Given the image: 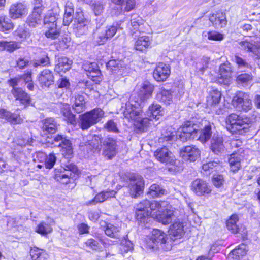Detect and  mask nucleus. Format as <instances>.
I'll return each instance as SVG.
<instances>
[{
	"instance_id": "49",
	"label": "nucleus",
	"mask_w": 260,
	"mask_h": 260,
	"mask_svg": "<svg viewBox=\"0 0 260 260\" xmlns=\"http://www.w3.org/2000/svg\"><path fill=\"white\" fill-rule=\"evenodd\" d=\"M41 13L42 12L33 10L28 18V22L30 26L35 27L37 24L40 22Z\"/></svg>"
},
{
	"instance_id": "7",
	"label": "nucleus",
	"mask_w": 260,
	"mask_h": 260,
	"mask_svg": "<svg viewBox=\"0 0 260 260\" xmlns=\"http://www.w3.org/2000/svg\"><path fill=\"white\" fill-rule=\"evenodd\" d=\"M144 182L141 176L132 177L128 185L129 193L132 198H137L142 193Z\"/></svg>"
},
{
	"instance_id": "6",
	"label": "nucleus",
	"mask_w": 260,
	"mask_h": 260,
	"mask_svg": "<svg viewBox=\"0 0 260 260\" xmlns=\"http://www.w3.org/2000/svg\"><path fill=\"white\" fill-rule=\"evenodd\" d=\"M239 48L247 52H251L256 59L260 58V38L256 37L254 40H247L239 42Z\"/></svg>"
},
{
	"instance_id": "63",
	"label": "nucleus",
	"mask_w": 260,
	"mask_h": 260,
	"mask_svg": "<svg viewBox=\"0 0 260 260\" xmlns=\"http://www.w3.org/2000/svg\"><path fill=\"white\" fill-rule=\"evenodd\" d=\"M201 132H202V133L200 135V136L199 137V140L203 142L204 143L206 142L208 140H209L211 136V131H200Z\"/></svg>"
},
{
	"instance_id": "31",
	"label": "nucleus",
	"mask_w": 260,
	"mask_h": 260,
	"mask_svg": "<svg viewBox=\"0 0 260 260\" xmlns=\"http://www.w3.org/2000/svg\"><path fill=\"white\" fill-rule=\"evenodd\" d=\"M123 63L121 60L112 59L107 63V68L112 73H119V74L121 75V70L123 68Z\"/></svg>"
},
{
	"instance_id": "43",
	"label": "nucleus",
	"mask_w": 260,
	"mask_h": 260,
	"mask_svg": "<svg viewBox=\"0 0 260 260\" xmlns=\"http://www.w3.org/2000/svg\"><path fill=\"white\" fill-rule=\"evenodd\" d=\"M228 66L223 63L220 66L218 82L220 84L226 85L228 84Z\"/></svg>"
},
{
	"instance_id": "19",
	"label": "nucleus",
	"mask_w": 260,
	"mask_h": 260,
	"mask_svg": "<svg viewBox=\"0 0 260 260\" xmlns=\"http://www.w3.org/2000/svg\"><path fill=\"white\" fill-rule=\"evenodd\" d=\"M229 123L231 125V128L235 130H245L248 128L247 122L240 119L236 114L229 115Z\"/></svg>"
},
{
	"instance_id": "15",
	"label": "nucleus",
	"mask_w": 260,
	"mask_h": 260,
	"mask_svg": "<svg viewBox=\"0 0 260 260\" xmlns=\"http://www.w3.org/2000/svg\"><path fill=\"white\" fill-rule=\"evenodd\" d=\"M198 131H192V133L188 131H173L165 136L166 141H172L179 139L181 141L185 142L191 138V135L193 133H196Z\"/></svg>"
},
{
	"instance_id": "3",
	"label": "nucleus",
	"mask_w": 260,
	"mask_h": 260,
	"mask_svg": "<svg viewBox=\"0 0 260 260\" xmlns=\"http://www.w3.org/2000/svg\"><path fill=\"white\" fill-rule=\"evenodd\" d=\"M232 105L238 111L245 112L249 111L252 108L249 95L241 91L235 93L232 100Z\"/></svg>"
},
{
	"instance_id": "32",
	"label": "nucleus",
	"mask_w": 260,
	"mask_h": 260,
	"mask_svg": "<svg viewBox=\"0 0 260 260\" xmlns=\"http://www.w3.org/2000/svg\"><path fill=\"white\" fill-rule=\"evenodd\" d=\"M84 97L81 95H77L75 96L72 108L77 113H81L86 109Z\"/></svg>"
},
{
	"instance_id": "56",
	"label": "nucleus",
	"mask_w": 260,
	"mask_h": 260,
	"mask_svg": "<svg viewBox=\"0 0 260 260\" xmlns=\"http://www.w3.org/2000/svg\"><path fill=\"white\" fill-rule=\"evenodd\" d=\"M252 80V76L247 73L241 74L238 75L236 78L238 84H246Z\"/></svg>"
},
{
	"instance_id": "5",
	"label": "nucleus",
	"mask_w": 260,
	"mask_h": 260,
	"mask_svg": "<svg viewBox=\"0 0 260 260\" xmlns=\"http://www.w3.org/2000/svg\"><path fill=\"white\" fill-rule=\"evenodd\" d=\"M104 115V112L100 108L94 109L81 116V124L82 129H88L98 122Z\"/></svg>"
},
{
	"instance_id": "38",
	"label": "nucleus",
	"mask_w": 260,
	"mask_h": 260,
	"mask_svg": "<svg viewBox=\"0 0 260 260\" xmlns=\"http://www.w3.org/2000/svg\"><path fill=\"white\" fill-rule=\"evenodd\" d=\"M43 130H57L59 128V124L53 118H47L42 122Z\"/></svg>"
},
{
	"instance_id": "37",
	"label": "nucleus",
	"mask_w": 260,
	"mask_h": 260,
	"mask_svg": "<svg viewBox=\"0 0 260 260\" xmlns=\"http://www.w3.org/2000/svg\"><path fill=\"white\" fill-rule=\"evenodd\" d=\"M161 107L158 104H152L148 110V116L157 120L159 119V116L162 115Z\"/></svg>"
},
{
	"instance_id": "62",
	"label": "nucleus",
	"mask_w": 260,
	"mask_h": 260,
	"mask_svg": "<svg viewBox=\"0 0 260 260\" xmlns=\"http://www.w3.org/2000/svg\"><path fill=\"white\" fill-rule=\"evenodd\" d=\"M92 7L94 12L96 15L101 14L104 11L103 5L100 2L93 4Z\"/></svg>"
},
{
	"instance_id": "47",
	"label": "nucleus",
	"mask_w": 260,
	"mask_h": 260,
	"mask_svg": "<svg viewBox=\"0 0 260 260\" xmlns=\"http://www.w3.org/2000/svg\"><path fill=\"white\" fill-rule=\"evenodd\" d=\"M239 218L237 214H233L229 218V231H231L233 234L239 233L240 230L236 224Z\"/></svg>"
},
{
	"instance_id": "41",
	"label": "nucleus",
	"mask_w": 260,
	"mask_h": 260,
	"mask_svg": "<svg viewBox=\"0 0 260 260\" xmlns=\"http://www.w3.org/2000/svg\"><path fill=\"white\" fill-rule=\"evenodd\" d=\"M151 213H149V210L146 211H136V217L137 220L141 223L145 225L148 223L151 220V217H150Z\"/></svg>"
},
{
	"instance_id": "11",
	"label": "nucleus",
	"mask_w": 260,
	"mask_h": 260,
	"mask_svg": "<svg viewBox=\"0 0 260 260\" xmlns=\"http://www.w3.org/2000/svg\"><path fill=\"white\" fill-rule=\"evenodd\" d=\"M103 154L109 159L116 155L117 145L115 140L112 138H107L103 142Z\"/></svg>"
},
{
	"instance_id": "60",
	"label": "nucleus",
	"mask_w": 260,
	"mask_h": 260,
	"mask_svg": "<svg viewBox=\"0 0 260 260\" xmlns=\"http://www.w3.org/2000/svg\"><path fill=\"white\" fill-rule=\"evenodd\" d=\"M212 182L213 184L218 187H220L223 182V178L222 175H214Z\"/></svg>"
},
{
	"instance_id": "8",
	"label": "nucleus",
	"mask_w": 260,
	"mask_h": 260,
	"mask_svg": "<svg viewBox=\"0 0 260 260\" xmlns=\"http://www.w3.org/2000/svg\"><path fill=\"white\" fill-rule=\"evenodd\" d=\"M191 190L198 196H205L211 192V186L201 179H197L192 182Z\"/></svg>"
},
{
	"instance_id": "12",
	"label": "nucleus",
	"mask_w": 260,
	"mask_h": 260,
	"mask_svg": "<svg viewBox=\"0 0 260 260\" xmlns=\"http://www.w3.org/2000/svg\"><path fill=\"white\" fill-rule=\"evenodd\" d=\"M170 74V69L168 65L159 62L153 71V76L157 81L166 80Z\"/></svg>"
},
{
	"instance_id": "28",
	"label": "nucleus",
	"mask_w": 260,
	"mask_h": 260,
	"mask_svg": "<svg viewBox=\"0 0 260 260\" xmlns=\"http://www.w3.org/2000/svg\"><path fill=\"white\" fill-rule=\"evenodd\" d=\"M151 40L149 37L142 36L139 37L134 45V48L138 51H144L146 50L150 45Z\"/></svg>"
},
{
	"instance_id": "53",
	"label": "nucleus",
	"mask_w": 260,
	"mask_h": 260,
	"mask_svg": "<svg viewBox=\"0 0 260 260\" xmlns=\"http://www.w3.org/2000/svg\"><path fill=\"white\" fill-rule=\"evenodd\" d=\"M229 158V164L230 166L231 171L233 172L237 171L241 167L240 158L238 157H232Z\"/></svg>"
},
{
	"instance_id": "57",
	"label": "nucleus",
	"mask_w": 260,
	"mask_h": 260,
	"mask_svg": "<svg viewBox=\"0 0 260 260\" xmlns=\"http://www.w3.org/2000/svg\"><path fill=\"white\" fill-rule=\"evenodd\" d=\"M89 24V21L84 18V15L82 12H78L76 13L75 19L74 21V25L79 24Z\"/></svg>"
},
{
	"instance_id": "54",
	"label": "nucleus",
	"mask_w": 260,
	"mask_h": 260,
	"mask_svg": "<svg viewBox=\"0 0 260 260\" xmlns=\"http://www.w3.org/2000/svg\"><path fill=\"white\" fill-rule=\"evenodd\" d=\"M94 139L97 141V143H95L94 140H92L91 144H88L85 145L86 149L87 150H88L89 149H91V151H93V152H99L102 148V145H99V141H100V144L102 143L101 138L99 136H95Z\"/></svg>"
},
{
	"instance_id": "27",
	"label": "nucleus",
	"mask_w": 260,
	"mask_h": 260,
	"mask_svg": "<svg viewBox=\"0 0 260 260\" xmlns=\"http://www.w3.org/2000/svg\"><path fill=\"white\" fill-rule=\"evenodd\" d=\"M0 119H5L13 124L20 123L22 121L19 115L12 114L5 109H0Z\"/></svg>"
},
{
	"instance_id": "34",
	"label": "nucleus",
	"mask_w": 260,
	"mask_h": 260,
	"mask_svg": "<svg viewBox=\"0 0 260 260\" xmlns=\"http://www.w3.org/2000/svg\"><path fill=\"white\" fill-rule=\"evenodd\" d=\"M156 99L166 105H169L172 101V96L169 90L160 88L157 94Z\"/></svg>"
},
{
	"instance_id": "55",
	"label": "nucleus",
	"mask_w": 260,
	"mask_h": 260,
	"mask_svg": "<svg viewBox=\"0 0 260 260\" xmlns=\"http://www.w3.org/2000/svg\"><path fill=\"white\" fill-rule=\"evenodd\" d=\"M84 245L87 248L94 251L98 250L100 247L99 243L93 238L87 239L84 243Z\"/></svg>"
},
{
	"instance_id": "21",
	"label": "nucleus",
	"mask_w": 260,
	"mask_h": 260,
	"mask_svg": "<svg viewBox=\"0 0 260 260\" xmlns=\"http://www.w3.org/2000/svg\"><path fill=\"white\" fill-rule=\"evenodd\" d=\"M116 192L113 190L103 191L97 194L94 199L86 203L87 205H95L98 203H102L109 198L115 197Z\"/></svg>"
},
{
	"instance_id": "13",
	"label": "nucleus",
	"mask_w": 260,
	"mask_h": 260,
	"mask_svg": "<svg viewBox=\"0 0 260 260\" xmlns=\"http://www.w3.org/2000/svg\"><path fill=\"white\" fill-rule=\"evenodd\" d=\"M11 93L16 100L24 105L25 107L28 106L31 102L30 95L21 88H13Z\"/></svg>"
},
{
	"instance_id": "33",
	"label": "nucleus",
	"mask_w": 260,
	"mask_h": 260,
	"mask_svg": "<svg viewBox=\"0 0 260 260\" xmlns=\"http://www.w3.org/2000/svg\"><path fill=\"white\" fill-rule=\"evenodd\" d=\"M30 255L32 260H47L48 257L45 250L36 247L31 248Z\"/></svg>"
},
{
	"instance_id": "22",
	"label": "nucleus",
	"mask_w": 260,
	"mask_h": 260,
	"mask_svg": "<svg viewBox=\"0 0 260 260\" xmlns=\"http://www.w3.org/2000/svg\"><path fill=\"white\" fill-rule=\"evenodd\" d=\"M170 239L174 241L179 239L184 233L183 226L182 223L179 221H175L171 225L169 229Z\"/></svg>"
},
{
	"instance_id": "39",
	"label": "nucleus",
	"mask_w": 260,
	"mask_h": 260,
	"mask_svg": "<svg viewBox=\"0 0 260 260\" xmlns=\"http://www.w3.org/2000/svg\"><path fill=\"white\" fill-rule=\"evenodd\" d=\"M128 27L133 34L136 33L137 31H142L143 27L142 19L141 18L137 17L136 18L131 20L128 24Z\"/></svg>"
},
{
	"instance_id": "51",
	"label": "nucleus",
	"mask_w": 260,
	"mask_h": 260,
	"mask_svg": "<svg viewBox=\"0 0 260 260\" xmlns=\"http://www.w3.org/2000/svg\"><path fill=\"white\" fill-rule=\"evenodd\" d=\"M13 25L11 20L4 16H0V30L5 31L13 28Z\"/></svg>"
},
{
	"instance_id": "36",
	"label": "nucleus",
	"mask_w": 260,
	"mask_h": 260,
	"mask_svg": "<svg viewBox=\"0 0 260 260\" xmlns=\"http://www.w3.org/2000/svg\"><path fill=\"white\" fill-rule=\"evenodd\" d=\"M121 228L111 223H107L105 230V234L111 237L119 239Z\"/></svg>"
},
{
	"instance_id": "35",
	"label": "nucleus",
	"mask_w": 260,
	"mask_h": 260,
	"mask_svg": "<svg viewBox=\"0 0 260 260\" xmlns=\"http://www.w3.org/2000/svg\"><path fill=\"white\" fill-rule=\"evenodd\" d=\"M38 157L45 158V166L47 169H52L56 161V157L54 153H50L46 155L43 152H38L37 153Z\"/></svg>"
},
{
	"instance_id": "45",
	"label": "nucleus",
	"mask_w": 260,
	"mask_h": 260,
	"mask_svg": "<svg viewBox=\"0 0 260 260\" xmlns=\"http://www.w3.org/2000/svg\"><path fill=\"white\" fill-rule=\"evenodd\" d=\"M47 30L45 32V36L48 38L55 39L59 36V29L57 28V24H51L50 26H45Z\"/></svg>"
},
{
	"instance_id": "4",
	"label": "nucleus",
	"mask_w": 260,
	"mask_h": 260,
	"mask_svg": "<svg viewBox=\"0 0 260 260\" xmlns=\"http://www.w3.org/2000/svg\"><path fill=\"white\" fill-rule=\"evenodd\" d=\"M117 31V27L113 25L98 28L93 34V42L98 45L104 44L112 38Z\"/></svg>"
},
{
	"instance_id": "1",
	"label": "nucleus",
	"mask_w": 260,
	"mask_h": 260,
	"mask_svg": "<svg viewBox=\"0 0 260 260\" xmlns=\"http://www.w3.org/2000/svg\"><path fill=\"white\" fill-rule=\"evenodd\" d=\"M153 86L148 82L143 83L139 89V98L133 95L126 103L123 110L124 118L134 122V125L139 129L147 128L150 120L142 118V110L139 108L141 103L149 98L153 91Z\"/></svg>"
},
{
	"instance_id": "2",
	"label": "nucleus",
	"mask_w": 260,
	"mask_h": 260,
	"mask_svg": "<svg viewBox=\"0 0 260 260\" xmlns=\"http://www.w3.org/2000/svg\"><path fill=\"white\" fill-rule=\"evenodd\" d=\"M172 241L168 235L159 229H153L152 235L147 241L146 245L148 249L156 250L161 249L169 250L172 248Z\"/></svg>"
},
{
	"instance_id": "26",
	"label": "nucleus",
	"mask_w": 260,
	"mask_h": 260,
	"mask_svg": "<svg viewBox=\"0 0 260 260\" xmlns=\"http://www.w3.org/2000/svg\"><path fill=\"white\" fill-rule=\"evenodd\" d=\"M167 206V202L166 201L158 202L153 201L150 202L148 205V209L149 210V213H151L150 215L153 218V214H158L160 211L165 210Z\"/></svg>"
},
{
	"instance_id": "18",
	"label": "nucleus",
	"mask_w": 260,
	"mask_h": 260,
	"mask_svg": "<svg viewBox=\"0 0 260 260\" xmlns=\"http://www.w3.org/2000/svg\"><path fill=\"white\" fill-rule=\"evenodd\" d=\"M38 80L41 87H48L54 82V76L51 71L45 69L39 74Z\"/></svg>"
},
{
	"instance_id": "29",
	"label": "nucleus",
	"mask_w": 260,
	"mask_h": 260,
	"mask_svg": "<svg viewBox=\"0 0 260 260\" xmlns=\"http://www.w3.org/2000/svg\"><path fill=\"white\" fill-rule=\"evenodd\" d=\"M60 112L63 116L64 120L68 123L74 125L76 124L75 116L71 111L70 105L68 104H62L60 106Z\"/></svg>"
},
{
	"instance_id": "59",
	"label": "nucleus",
	"mask_w": 260,
	"mask_h": 260,
	"mask_svg": "<svg viewBox=\"0 0 260 260\" xmlns=\"http://www.w3.org/2000/svg\"><path fill=\"white\" fill-rule=\"evenodd\" d=\"M45 27L50 26L51 24H56V17L53 15H46L44 19Z\"/></svg>"
},
{
	"instance_id": "24",
	"label": "nucleus",
	"mask_w": 260,
	"mask_h": 260,
	"mask_svg": "<svg viewBox=\"0 0 260 260\" xmlns=\"http://www.w3.org/2000/svg\"><path fill=\"white\" fill-rule=\"evenodd\" d=\"M248 251V247L246 244H241L229 253V258L231 260H239L245 256Z\"/></svg>"
},
{
	"instance_id": "16",
	"label": "nucleus",
	"mask_w": 260,
	"mask_h": 260,
	"mask_svg": "<svg viewBox=\"0 0 260 260\" xmlns=\"http://www.w3.org/2000/svg\"><path fill=\"white\" fill-rule=\"evenodd\" d=\"M54 224V220L48 218L46 221L41 222L36 228L35 231L42 236H46L52 232V226Z\"/></svg>"
},
{
	"instance_id": "46",
	"label": "nucleus",
	"mask_w": 260,
	"mask_h": 260,
	"mask_svg": "<svg viewBox=\"0 0 260 260\" xmlns=\"http://www.w3.org/2000/svg\"><path fill=\"white\" fill-rule=\"evenodd\" d=\"M83 69L89 73L88 75L101 74L98 64L95 62H87L83 65Z\"/></svg>"
},
{
	"instance_id": "58",
	"label": "nucleus",
	"mask_w": 260,
	"mask_h": 260,
	"mask_svg": "<svg viewBox=\"0 0 260 260\" xmlns=\"http://www.w3.org/2000/svg\"><path fill=\"white\" fill-rule=\"evenodd\" d=\"M208 39L210 40L221 41L223 39V35L216 31H211L207 33Z\"/></svg>"
},
{
	"instance_id": "40",
	"label": "nucleus",
	"mask_w": 260,
	"mask_h": 260,
	"mask_svg": "<svg viewBox=\"0 0 260 260\" xmlns=\"http://www.w3.org/2000/svg\"><path fill=\"white\" fill-rule=\"evenodd\" d=\"M20 48V44L16 42L0 41V51L6 50L8 52H13Z\"/></svg>"
},
{
	"instance_id": "14",
	"label": "nucleus",
	"mask_w": 260,
	"mask_h": 260,
	"mask_svg": "<svg viewBox=\"0 0 260 260\" xmlns=\"http://www.w3.org/2000/svg\"><path fill=\"white\" fill-rule=\"evenodd\" d=\"M27 13L26 6L22 3L12 5L9 10L10 16L12 18L17 19L25 16Z\"/></svg>"
},
{
	"instance_id": "25",
	"label": "nucleus",
	"mask_w": 260,
	"mask_h": 260,
	"mask_svg": "<svg viewBox=\"0 0 260 260\" xmlns=\"http://www.w3.org/2000/svg\"><path fill=\"white\" fill-rule=\"evenodd\" d=\"M72 63V61L67 57H60L58 59V62L55 66L54 70L59 74L65 73L70 69Z\"/></svg>"
},
{
	"instance_id": "17",
	"label": "nucleus",
	"mask_w": 260,
	"mask_h": 260,
	"mask_svg": "<svg viewBox=\"0 0 260 260\" xmlns=\"http://www.w3.org/2000/svg\"><path fill=\"white\" fill-rule=\"evenodd\" d=\"M154 155L158 161L163 163L171 164L173 161L172 153L166 147L157 149Z\"/></svg>"
},
{
	"instance_id": "64",
	"label": "nucleus",
	"mask_w": 260,
	"mask_h": 260,
	"mask_svg": "<svg viewBox=\"0 0 260 260\" xmlns=\"http://www.w3.org/2000/svg\"><path fill=\"white\" fill-rule=\"evenodd\" d=\"M32 3L34 5V10L42 12L44 8L42 0H33Z\"/></svg>"
},
{
	"instance_id": "44",
	"label": "nucleus",
	"mask_w": 260,
	"mask_h": 260,
	"mask_svg": "<svg viewBox=\"0 0 260 260\" xmlns=\"http://www.w3.org/2000/svg\"><path fill=\"white\" fill-rule=\"evenodd\" d=\"M221 96V93L217 90H213L210 92L207 97V102L209 106H213L219 102Z\"/></svg>"
},
{
	"instance_id": "23",
	"label": "nucleus",
	"mask_w": 260,
	"mask_h": 260,
	"mask_svg": "<svg viewBox=\"0 0 260 260\" xmlns=\"http://www.w3.org/2000/svg\"><path fill=\"white\" fill-rule=\"evenodd\" d=\"M210 21L216 27H223L226 25L225 13L221 12L213 14L209 17Z\"/></svg>"
},
{
	"instance_id": "50",
	"label": "nucleus",
	"mask_w": 260,
	"mask_h": 260,
	"mask_svg": "<svg viewBox=\"0 0 260 260\" xmlns=\"http://www.w3.org/2000/svg\"><path fill=\"white\" fill-rule=\"evenodd\" d=\"M165 190L157 184H153L149 188L148 193L153 198L160 197L165 193Z\"/></svg>"
},
{
	"instance_id": "20",
	"label": "nucleus",
	"mask_w": 260,
	"mask_h": 260,
	"mask_svg": "<svg viewBox=\"0 0 260 260\" xmlns=\"http://www.w3.org/2000/svg\"><path fill=\"white\" fill-rule=\"evenodd\" d=\"M55 142H59L58 146L62 148L63 152L65 150L66 151V154L68 157L72 155L73 151L72 149L71 143L69 140L63 137L62 136L58 135L54 138L52 143L54 144ZM55 146H57V145H56Z\"/></svg>"
},
{
	"instance_id": "52",
	"label": "nucleus",
	"mask_w": 260,
	"mask_h": 260,
	"mask_svg": "<svg viewBox=\"0 0 260 260\" xmlns=\"http://www.w3.org/2000/svg\"><path fill=\"white\" fill-rule=\"evenodd\" d=\"M88 25L89 24H79L78 25H74V31L78 37H80L82 35H86L88 32Z\"/></svg>"
},
{
	"instance_id": "30",
	"label": "nucleus",
	"mask_w": 260,
	"mask_h": 260,
	"mask_svg": "<svg viewBox=\"0 0 260 260\" xmlns=\"http://www.w3.org/2000/svg\"><path fill=\"white\" fill-rule=\"evenodd\" d=\"M74 11V5L71 2H68L65 6V11L63 20V23L64 25L68 26L72 21Z\"/></svg>"
},
{
	"instance_id": "61",
	"label": "nucleus",
	"mask_w": 260,
	"mask_h": 260,
	"mask_svg": "<svg viewBox=\"0 0 260 260\" xmlns=\"http://www.w3.org/2000/svg\"><path fill=\"white\" fill-rule=\"evenodd\" d=\"M149 200H144L137 205L136 207V211H146L148 209V205Z\"/></svg>"
},
{
	"instance_id": "9",
	"label": "nucleus",
	"mask_w": 260,
	"mask_h": 260,
	"mask_svg": "<svg viewBox=\"0 0 260 260\" xmlns=\"http://www.w3.org/2000/svg\"><path fill=\"white\" fill-rule=\"evenodd\" d=\"M200 150L194 146H187L180 151V156L183 161H195L200 156Z\"/></svg>"
},
{
	"instance_id": "10",
	"label": "nucleus",
	"mask_w": 260,
	"mask_h": 260,
	"mask_svg": "<svg viewBox=\"0 0 260 260\" xmlns=\"http://www.w3.org/2000/svg\"><path fill=\"white\" fill-rule=\"evenodd\" d=\"M153 218L156 219L159 222L163 224L167 225L170 223L175 218L174 211L170 208L167 204L165 210L160 211L158 214H153Z\"/></svg>"
},
{
	"instance_id": "48",
	"label": "nucleus",
	"mask_w": 260,
	"mask_h": 260,
	"mask_svg": "<svg viewBox=\"0 0 260 260\" xmlns=\"http://www.w3.org/2000/svg\"><path fill=\"white\" fill-rule=\"evenodd\" d=\"M114 4L120 6H125V10L128 12L134 9L135 5V0H112Z\"/></svg>"
},
{
	"instance_id": "42",
	"label": "nucleus",
	"mask_w": 260,
	"mask_h": 260,
	"mask_svg": "<svg viewBox=\"0 0 260 260\" xmlns=\"http://www.w3.org/2000/svg\"><path fill=\"white\" fill-rule=\"evenodd\" d=\"M223 148L222 138L213 137L211 141V149L215 153L220 152Z\"/></svg>"
}]
</instances>
